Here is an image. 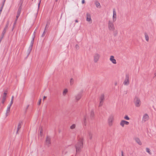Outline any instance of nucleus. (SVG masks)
I'll return each mask as SVG.
<instances>
[{"mask_svg":"<svg viewBox=\"0 0 156 156\" xmlns=\"http://www.w3.org/2000/svg\"><path fill=\"white\" fill-rule=\"evenodd\" d=\"M83 140L82 138L80 139L78 142L75 145V147L76 149V153H78L80 152L81 150V149L83 148Z\"/></svg>","mask_w":156,"mask_h":156,"instance_id":"nucleus-1","label":"nucleus"},{"mask_svg":"<svg viewBox=\"0 0 156 156\" xmlns=\"http://www.w3.org/2000/svg\"><path fill=\"white\" fill-rule=\"evenodd\" d=\"M135 105L136 107H139L141 105V101L139 98L135 97L134 100Z\"/></svg>","mask_w":156,"mask_h":156,"instance_id":"nucleus-2","label":"nucleus"},{"mask_svg":"<svg viewBox=\"0 0 156 156\" xmlns=\"http://www.w3.org/2000/svg\"><path fill=\"white\" fill-rule=\"evenodd\" d=\"M129 74H126L125 76V78L123 82V84L125 85H128L129 84Z\"/></svg>","mask_w":156,"mask_h":156,"instance_id":"nucleus-3","label":"nucleus"},{"mask_svg":"<svg viewBox=\"0 0 156 156\" xmlns=\"http://www.w3.org/2000/svg\"><path fill=\"white\" fill-rule=\"evenodd\" d=\"M114 22L109 21L108 23V27L109 30L113 31L115 30V27L114 26L113 23Z\"/></svg>","mask_w":156,"mask_h":156,"instance_id":"nucleus-4","label":"nucleus"},{"mask_svg":"<svg viewBox=\"0 0 156 156\" xmlns=\"http://www.w3.org/2000/svg\"><path fill=\"white\" fill-rule=\"evenodd\" d=\"M114 120V116L113 115H110L108 119V125L109 126H111L112 125V123Z\"/></svg>","mask_w":156,"mask_h":156,"instance_id":"nucleus-5","label":"nucleus"},{"mask_svg":"<svg viewBox=\"0 0 156 156\" xmlns=\"http://www.w3.org/2000/svg\"><path fill=\"white\" fill-rule=\"evenodd\" d=\"M100 55L97 53H95L94 56V62H97L100 58Z\"/></svg>","mask_w":156,"mask_h":156,"instance_id":"nucleus-6","label":"nucleus"},{"mask_svg":"<svg viewBox=\"0 0 156 156\" xmlns=\"http://www.w3.org/2000/svg\"><path fill=\"white\" fill-rule=\"evenodd\" d=\"M51 144V140L50 137L47 136L46 140V144L48 147H49Z\"/></svg>","mask_w":156,"mask_h":156,"instance_id":"nucleus-7","label":"nucleus"},{"mask_svg":"<svg viewBox=\"0 0 156 156\" xmlns=\"http://www.w3.org/2000/svg\"><path fill=\"white\" fill-rule=\"evenodd\" d=\"M113 22H115L116 20V13L115 9H113Z\"/></svg>","mask_w":156,"mask_h":156,"instance_id":"nucleus-8","label":"nucleus"},{"mask_svg":"<svg viewBox=\"0 0 156 156\" xmlns=\"http://www.w3.org/2000/svg\"><path fill=\"white\" fill-rule=\"evenodd\" d=\"M129 122H128L124 120H122L120 123V125L122 127L124 126V125H128Z\"/></svg>","mask_w":156,"mask_h":156,"instance_id":"nucleus-9","label":"nucleus"},{"mask_svg":"<svg viewBox=\"0 0 156 156\" xmlns=\"http://www.w3.org/2000/svg\"><path fill=\"white\" fill-rule=\"evenodd\" d=\"M149 119V116L147 114H145L143 117V121L145 122L147 121Z\"/></svg>","mask_w":156,"mask_h":156,"instance_id":"nucleus-10","label":"nucleus"},{"mask_svg":"<svg viewBox=\"0 0 156 156\" xmlns=\"http://www.w3.org/2000/svg\"><path fill=\"white\" fill-rule=\"evenodd\" d=\"M109 60L113 64H116V60L114 59V57L113 56H111Z\"/></svg>","mask_w":156,"mask_h":156,"instance_id":"nucleus-11","label":"nucleus"},{"mask_svg":"<svg viewBox=\"0 0 156 156\" xmlns=\"http://www.w3.org/2000/svg\"><path fill=\"white\" fill-rule=\"evenodd\" d=\"M82 96V94L81 93H79L77 95H75V99L76 101H78L81 98Z\"/></svg>","mask_w":156,"mask_h":156,"instance_id":"nucleus-12","label":"nucleus"},{"mask_svg":"<svg viewBox=\"0 0 156 156\" xmlns=\"http://www.w3.org/2000/svg\"><path fill=\"white\" fill-rule=\"evenodd\" d=\"M87 21L88 22H90L91 20L90 15L88 13H87Z\"/></svg>","mask_w":156,"mask_h":156,"instance_id":"nucleus-13","label":"nucleus"},{"mask_svg":"<svg viewBox=\"0 0 156 156\" xmlns=\"http://www.w3.org/2000/svg\"><path fill=\"white\" fill-rule=\"evenodd\" d=\"M22 121L20 122L19 123V124L18 126L17 129V131L16 132V133H18V130L20 129V128L21 127V126L22 125Z\"/></svg>","mask_w":156,"mask_h":156,"instance_id":"nucleus-14","label":"nucleus"},{"mask_svg":"<svg viewBox=\"0 0 156 156\" xmlns=\"http://www.w3.org/2000/svg\"><path fill=\"white\" fill-rule=\"evenodd\" d=\"M134 140L139 145H141L142 144V143L140 141V139L138 138H135Z\"/></svg>","mask_w":156,"mask_h":156,"instance_id":"nucleus-15","label":"nucleus"},{"mask_svg":"<svg viewBox=\"0 0 156 156\" xmlns=\"http://www.w3.org/2000/svg\"><path fill=\"white\" fill-rule=\"evenodd\" d=\"M105 99V96L103 94H102L100 97V101L103 102Z\"/></svg>","mask_w":156,"mask_h":156,"instance_id":"nucleus-16","label":"nucleus"},{"mask_svg":"<svg viewBox=\"0 0 156 156\" xmlns=\"http://www.w3.org/2000/svg\"><path fill=\"white\" fill-rule=\"evenodd\" d=\"M32 48V47L30 46L28 49L27 50V53L28 54L27 56H28L29 54H30L31 52Z\"/></svg>","mask_w":156,"mask_h":156,"instance_id":"nucleus-17","label":"nucleus"},{"mask_svg":"<svg viewBox=\"0 0 156 156\" xmlns=\"http://www.w3.org/2000/svg\"><path fill=\"white\" fill-rule=\"evenodd\" d=\"M88 137L91 140L92 137V134L91 132L89 131L88 132Z\"/></svg>","mask_w":156,"mask_h":156,"instance_id":"nucleus-18","label":"nucleus"},{"mask_svg":"<svg viewBox=\"0 0 156 156\" xmlns=\"http://www.w3.org/2000/svg\"><path fill=\"white\" fill-rule=\"evenodd\" d=\"M10 108L9 107H8L5 113L6 116L7 117L8 115V113H9L10 111Z\"/></svg>","mask_w":156,"mask_h":156,"instance_id":"nucleus-19","label":"nucleus"},{"mask_svg":"<svg viewBox=\"0 0 156 156\" xmlns=\"http://www.w3.org/2000/svg\"><path fill=\"white\" fill-rule=\"evenodd\" d=\"M144 35H145V38L146 41H148L149 40V37L148 35L146 33H144Z\"/></svg>","mask_w":156,"mask_h":156,"instance_id":"nucleus-20","label":"nucleus"},{"mask_svg":"<svg viewBox=\"0 0 156 156\" xmlns=\"http://www.w3.org/2000/svg\"><path fill=\"white\" fill-rule=\"evenodd\" d=\"M68 92V90L67 89H65L62 93V94L64 96L66 95L67 93Z\"/></svg>","mask_w":156,"mask_h":156,"instance_id":"nucleus-21","label":"nucleus"},{"mask_svg":"<svg viewBox=\"0 0 156 156\" xmlns=\"http://www.w3.org/2000/svg\"><path fill=\"white\" fill-rule=\"evenodd\" d=\"M6 99V97H4V96H2V99L1 103L2 104H4V102L5 101Z\"/></svg>","mask_w":156,"mask_h":156,"instance_id":"nucleus-22","label":"nucleus"},{"mask_svg":"<svg viewBox=\"0 0 156 156\" xmlns=\"http://www.w3.org/2000/svg\"><path fill=\"white\" fill-rule=\"evenodd\" d=\"M39 130H40V132L39 134V135L41 136H42V133L43 132V130L42 129V127H40Z\"/></svg>","mask_w":156,"mask_h":156,"instance_id":"nucleus-23","label":"nucleus"},{"mask_svg":"<svg viewBox=\"0 0 156 156\" xmlns=\"http://www.w3.org/2000/svg\"><path fill=\"white\" fill-rule=\"evenodd\" d=\"M95 4L96 7L98 8H100L101 7L100 3L98 2H95Z\"/></svg>","mask_w":156,"mask_h":156,"instance_id":"nucleus-24","label":"nucleus"},{"mask_svg":"<svg viewBox=\"0 0 156 156\" xmlns=\"http://www.w3.org/2000/svg\"><path fill=\"white\" fill-rule=\"evenodd\" d=\"M22 7H20L19 6V8L18 9V11H17V14H18L20 15V13H21V9H22Z\"/></svg>","mask_w":156,"mask_h":156,"instance_id":"nucleus-25","label":"nucleus"},{"mask_svg":"<svg viewBox=\"0 0 156 156\" xmlns=\"http://www.w3.org/2000/svg\"><path fill=\"white\" fill-rule=\"evenodd\" d=\"M94 111L92 110L90 112V116L91 118H93L94 117Z\"/></svg>","mask_w":156,"mask_h":156,"instance_id":"nucleus-26","label":"nucleus"},{"mask_svg":"<svg viewBox=\"0 0 156 156\" xmlns=\"http://www.w3.org/2000/svg\"><path fill=\"white\" fill-rule=\"evenodd\" d=\"M34 37H35L34 36L33 37V39L31 41L30 45V46L33 47V43H34Z\"/></svg>","mask_w":156,"mask_h":156,"instance_id":"nucleus-27","label":"nucleus"},{"mask_svg":"<svg viewBox=\"0 0 156 156\" xmlns=\"http://www.w3.org/2000/svg\"><path fill=\"white\" fill-rule=\"evenodd\" d=\"M76 127V125L74 124H73L70 126V129H73Z\"/></svg>","mask_w":156,"mask_h":156,"instance_id":"nucleus-28","label":"nucleus"},{"mask_svg":"<svg viewBox=\"0 0 156 156\" xmlns=\"http://www.w3.org/2000/svg\"><path fill=\"white\" fill-rule=\"evenodd\" d=\"M83 124L85 126L86 125V116H85L84 117V119L83 120Z\"/></svg>","mask_w":156,"mask_h":156,"instance_id":"nucleus-29","label":"nucleus"},{"mask_svg":"<svg viewBox=\"0 0 156 156\" xmlns=\"http://www.w3.org/2000/svg\"><path fill=\"white\" fill-rule=\"evenodd\" d=\"M74 82V80L73 78H72L70 79V83L71 85H72Z\"/></svg>","mask_w":156,"mask_h":156,"instance_id":"nucleus-30","label":"nucleus"},{"mask_svg":"<svg viewBox=\"0 0 156 156\" xmlns=\"http://www.w3.org/2000/svg\"><path fill=\"white\" fill-rule=\"evenodd\" d=\"M6 32V30H4L3 31H2V37H4V35L5 34V33Z\"/></svg>","mask_w":156,"mask_h":156,"instance_id":"nucleus-31","label":"nucleus"},{"mask_svg":"<svg viewBox=\"0 0 156 156\" xmlns=\"http://www.w3.org/2000/svg\"><path fill=\"white\" fill-rule=\"evenodd\" d=\"M23 0H20L19 5H20V7H22V5L23 2Z\"/></svg>","mask_w":156,"mask_h":156,"instance_id":"nucleus-32","label":"nucleus"},{"mask_svg":"<svg viewBox=\"0 0 156 156\" xmlns=\"http://www.w3.org/2000/svg\"><path fill=\"white\" fill-rule=\"evenodd\" d=\"M9 22H7V24H6L4 30H6L9 26Z\"/></svg>","mask_w":156,"mask_h":156,"instance_id":"nucleus-33","label":"nucleus"},{"mask_svg":"<svg viewBox=\"0 0 156 156\" xmlns=\"http://www.w3.org/2000/svg\"><path fill=\"white\" fill-rule=\"evenodd\" d=\"M146 151L148 153L150 154H151V153L150 151V149L148 148H146Z\"/></svg>","mask_w":156,"mask_h":156,"instance_id":"nucleus-34","label":"nucleus"},{"mask_svg":"<svg viewBox=\"0 0 156 156\" xmlns=\"http://www.w3.org/2000/svg\"><path fill=\"white\" fill-rule=\"evenodd\" d=\"M124 118L125 119H126V120H129L130 119L129 118V117L127 115H126L124 117Z\"/></svg>","mask_w":156,"mask_h":156,"instance_id":"nucleus-35","label":"nucleus"},{"mask_svg":"<svg viewBox=\"0 0 156 156\" xmlns=\"http://www.w3.org/2000/svg\"><path fill=\"white\" fill-rule=\"evenodd\" d=\"M103 102L100 101L99 106V107L103 105Z\"/></svg>","mask_w":156,"mask_h":156,"instance_id":"nucleus-36","label":"nucleus"},{"mask_svg":"<svg viewBox=\"0 0 156 156\" xmlns=\"http://www.w3.org/2000/svg\"><path fill=\"white\" fill-rule=\"evenodd\" d=\"M45 30H44V32H43L42 34L41 35V37H43L44 36L45 34Z\"/></svg>","mask_w":156,"mask_h":156,"instance_id":"nucleus-37","label":"nucleus"},{"mask_svg":"<svg viewBox=\"0 0 156 156\" xmlns=\"http://www.w3.org/2000/svg\"><path fill=\"white\" fill-rule=\"evenodd\" d=\"M37 28H36V29H35V30H34V36H35V33L36 32V31H37Z\"/></svg>","mask_w":156,"mask_h":156,"instance_id":"nucleus-38","label":"nucleus"},{"mask_svg":"<svg viewBox=\"0 0 156 156\" xmlns=\"http://www.w3.org/2000/svg\"><path fill=\"white\" fill-rule=\"evenodd\" d=\"M13 103V101H11L10 104L9 105L8 107H9L10 108V107H11V106L12 105V104Z\"/></svg>","mask_w":156,"mask_h":156,"instance_id":"nucleus-39","label":"nucleus"},{"mask_svg":"<svg viewBox=\"0 0 156 156\" xmlns=\"http://www.w3.org/2000/svg\"><path fill=\"white\" fill-rule=\"evenodd\" d=\"M79 46L78 44H76L75 46V48L77 49H78L79 48Z\"/></svg>","mask_w":156,"mask_h":156,"instance_id":"nucleus-40","label":"nucleus"},{"mask_svg":"<svg viewBox=\"0 0 156 156\" xmlns=\"http://www.w3.org/2000/svg\"><path fill=\"white\" fill-rule=\"evenodd\" d=\"M6 95H7V93L6 92H5L4 93L3 95L2 96L6 97Z\"/></svg>","mask_w":156,"mask_h":156,"instance_id":"nucleus-41","label":"nucleus"},{"mask_svg":"<svg viewBox=\"0 0 156 156\" xmlns=\"http://www.w3.org/2000/svg\"><path fill=\"white\" fill-rule=\"evenodd\" d=\"M20 16V14H17L16 16V20H17L18 18L19 17V16Z\"/></svg>","mask_w":156,"mask_h":156,"instance_id":"nucleus-42","label":"nucleus"},{"mask_svg":"<svg viewBox=\"0 0 156 156\" xmlns=\"http://www.w3.org/2000/svg\"><path fill=\"white\" fill-rule=\"evenodd\" d=\"M41 99H40L39 100V102H38V104L39 105H40L41 103Z\"/></svg>","mask_w":156,"mask_h":156,"instance_id":"nucleus-43","label":"nucleus"},{"mask_svg":"<svg viewBox=\"0 0 156 156\" xmlns=\"http://www.w3.org/2000/svg\"><path fill=\"white\" fill-rule=\"evenodd\" d=\"M41 0H39V2L38 4V8H39V7L40 5V4L41 3Z\"/></svg>","mask_w":156,"mask_h":156,"instance_id":"nucleus-44","label":"nucleus"},{"mask_svg":"<svg viewBox=\"0 0 156 156\" xmlns=\"http://www.w3.org/2000/svg\"><path fill=\"white\" fill-rule=\"evenodd\" d=\"M13 98H14V96H12V98H11V101H13Z\"/></svg>","mask_w":156,"mask_h":156,"instance_id":"nucleus-45","label":"nucleus"},{"mask_svg":"<svg viewBox=\"0 0 156 156\" xmlns=\"http://www.w3.org/2000/svg\"><path fill=\"white\" fill-rule=\"evenodd\" d=\"M121 155L122 156H124L123 155V152L122 151H121Z\"/></svg>","mask_w":156,"mask_h":156,"instance_id":"nucleus-46","label":"nucleus"},{"mask_svg":"<svg viewBox=\"0 0 156 156\" xmlns=\"http://www.w3.org/2000/svg\"><path fill=\"white\" fill-rule=\"evenodd\" d=\"M82 3L83 4L84 3H85V0H82Z\"/></svg>","mask_w":156,"mask_h":156,"instance_id":"nucleus-47","label":"nucleus"},{"mask_svg":"<svg viewBox=\"0 0 156 156\" xmlns=\"http://www.w3.org/2000/svg\"><path fill=\"white\" fill-rule=\"evenodd\" d=\"M46 98H47V97H46V96H44V97H43V100H44V99H45Z\"/></svg>","mask_w":156,"mask_h":156,"instance_id":"nucleus-48","label":"nucleus"},{"mask_svg":"<svg viewBox=\"0 0 156 156\" xmlns=\"http://www.w3.org/2000/svg\"><path fill=\"white\" fill-rule=\"evenodd\" d=\"M47 25H46V26L45 27V29H44V30H46V28H47Z\"/></svg>","mask_w":156,"mask_h":156,"instance_id":"nucleus-49","label":"nucleus"},{"mask_svg":"<svg viewBox=\"0 0 156 156\" xmlns=\"http://www.w3.org/2000/svg\"><path fill=\"white\" fill-rule=\"evenodd\" d=\"M5 0H4V2H3V5H4V3H5Z\"/></svg>","mask_w":156,"mask_h":156,"instance_id":"nucleus-50","label":"nucleus"},{"mask_svg":"<svg viewBox=\"0 0 156 156\" xmlns=\"http://www.w3.org/2000/svg\"><path fill=\"white\" fill-rule=\"evenodd\" d=\"M75 22L76 23L78 22V20H75Z\"/></svg>","mask_w":156,"mask_h":156,"instance_id":"nucleus-51","label":"nucleus"},{"mask_svg":"<svg viewBox=\"0 0 156 156\" xmlns=\"http://www.w3.org/2000/svg\"><path fill=\"white\" fill-rule=\"evenodd\" d=\"M16 20L15 22H14V25L16 24Z\"/></svg>","mask_w":156,"mask_h":156,"instance_id":"nucleus-52","label":"nucleus"},{"mask_svg":"<svg viewBox=\"0 0 156 156\" xmlns=\"http://www.w3.org/2000/svg\"><path fill=\"white\" fill-rule=\"evenodd\" d=\"M2 6H3V5ZM2 7H3V6H2ZM2 8L0 9V12H1V11H2Z\"/></svg>","mask_w":156,"mask_h":156,"instance_id":"nucleus-53","label":"nucleus"},{"mask_svg":"<svg viewBox=\"0 0 156 156\" xmlns=\"http://www.w3.org/2000/svg\"><path fill=\"white\" fill-rule=\"evenodd\" d=\"M29 106V105L27 106V107H26V109H27L28 108Z\"/></svg>","mask_w":156,"mask_h":156,"instance_id":"nucleus-54","label":"nucleus"},{"mask_svg":"<svg viewBox=\"0 0 156 156\" xmlns=\"http://www.w3.org/2000/svg\"><path fill=\"white\" fill-rule=\"evenodd\" d=\"M117 84V82H115V85H116Z\"/></svg>","mask_w":156,"mask_h":156,"instance_id":"nucleus-55","label":"nucleus"},{"mask_svg":"<svg viewBox=\"0 0 156 156\" xmlns=\"http://www.w3.org/2000/svg\"><path fill=\"white\" fill-rule=\"evenodd\" d=\"M154 75L155 76H156V73H154Z\"/></svg>","mask_w":156,"mask_h":156,"instance_id":"nucleus-56","label":"nucleus"},{"mask_svg":"<svg viewBox=\"0 0 156 156\" xmlns=\"http://www.w3.org/2000/svg\"><path fill=\"white\" fill-rule=\"evenodd\" d=\"M127 93V91H126V92H125V93H126V94Z\"/></svg>","mask_w":156,"mask_h":156,"instance_id":"nucleus-57","label":"nucleus"},{"mask_svg":"<svg viewBox=\"0 0 156 156\" xmlns=\"http://www.w3.org/2000/svg\"><path fill=\"white\" fill-rule=\"evenodd\" d=\"M127 93V91H126V92H125V93H126V94Z\"/></svg>","mask_w":156,"mask_h":156,"instance_id":"nucleus-58","label":"nucleus"},{"mask_svg":"<svg viewBox=\"0 0 156 156\" xmlns=\"http://www.w3.org/2000/svg\"><path fill=\"white\" fill-rule=\"evenodd\" d=\"M58 0H55L56 2H57Z\"/></svg>","mask_w":156,"mask_h":156,"instance_id":"nucleus-59","label":"nucleus"}]
</instances>
